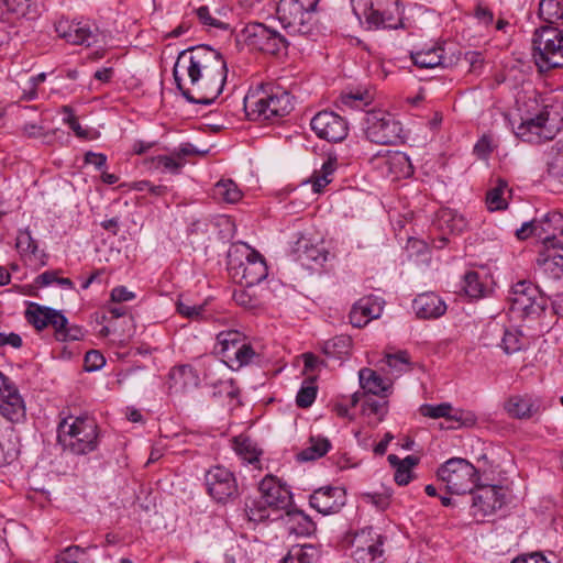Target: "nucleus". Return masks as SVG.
Segmentation results:
<instances>
[{"instance_id":"f257e3e1","label":"nucleus","mask_w":563,"mask_h":563,"mask_svg":"<svg viewBox=\"0 0 563 563\" xmlns=\"http://www.w3.org/2000/svg\"><path fill=\"white\" fill-rule=\"evenodd\" d=\"M57 439L64 451L86 455L97 450L100 432L92 417L69 416L59 422Z\"/></svg>"},{"instance_id":"f03ea898","label":"nucleus","mask_w":563,"mask_h":563,"mask_svg":"<svg viewBox=\"0 0 563 563\" xmlns=\"http://www.w3.org/2000/svg\"><path fill=\"white\" fill-rule=\"evenodd\" d=\"M227 258L231 277L247 288L260 284L268 275L264 257L246 243L232 244Z\"/></svg>"},{"instance_id":"7ed1b4c3","label":"nucleus","mask_w":563,"mask_h":563,"mask_svg":"<svg viewBox=\"0 0 563 563\" xmlns=\"http://www.w3.org/2000/svg\"><path fill=\"white\" fill-rule=\"evenodd\" d=\"M227 67L221 53L208 45H199L181 51L173 68V77L177 89L185 86L184 75L194 76L208 71H217Z\"/></svg>"},{"instance_id":"20e7f679","label":"nucleus","mask_w":563,"mask_h":563,"mask_svg":"<svg viewBox=\"0 0 563 563\" xmlns=\"http://www.w3.org/2000/svg\"><path fill=\"white\" fill-rule=\"evenodd\" d=\"M563 128V104L547 103L534 115L523 120L516 129V135L527 143L552 140Z\"/></svg>"},{"instance_id":"39448f33","label":"nucleus","mask_w":563,"mask_h":563,"mask_svg":"<svg viewBox=\"0 0 563 563\" xmlns=\"http://www.w3.org/2000/svg\"><path fill=\"white\" fill-rule=\"evenodd\" d=\"M354 15L369 30L401 25L398 0H351Z\"/></svg>"},{"instance_id":"423d86ee","label":"nucleus","mask_w":563,"mask_h":563,"mask_svg":"<svg viewBox=\"0 0 563 563\" xmlns=\"http://www.w3.org/2000/svg\"><path fill=\"white\" fill-rule=\"evenodd\" d=\"M532 57L540 71L563 67V31L551 25L537 29Z\"/></svg>"},{"instance_id":"0eeeda50","label":"nucleus","mask_w":563,"mask_h":563,"mask_svg":"<svg viewBox=\"0 0 563 563\" xmlns=\"http://www.w3.org/2000/svg\"><path fill=\"white\" fill-rule=\"evenodd\" d=\"M319 0H279L278 20L290 34H313V12Z\"/></svg>"},{"instance_id":"6e6552de","label":"nucleus","mask_w":563,"mask_h":563,"mask_svg":"<svg viewBox=\"0 0 563 563\" xmlns=\"http://www.w3.org/2000/svg\"><path fill=\"white\" fill-rule=\"evenodd\" d=\"M228 75V68L217 69L200 75L187 76L188 84L185 81L183 89H178L181 96L190 103L212 104L222 92Z\"/></svg>"},{"instance_id":"1a4fd4ad","label":"nucleus","mask_w":563,"mask_h":563,"mask_svg":"<svg viewBox=\"0 0 563 563\" xmlns=\"http://www.w3.org/2000/svg\"><path fill=\"white\" fill-rule=\"evenodd\" d=\"M244 109L246 115L253 121H266L275 118H282L288 114L292 104L290 95L286 91L251 93L244 98Z\"/></svg>"},{"instance_id":"9d476101","label":"nucleus","mask_w":563,"mask_h":563,"mask_svg":"<svg viewBox=\"0 0 563 563\" xmlns=\"http://www.w3.org/2000/svg\"><path fill=\"white\" fill-rule=\"evenodd\" d=\"M214 349L221 355L223 362L233 371L250 365L258 356L246 341V336L238 330L218 333Z\"/></svg>"},{"instance_id":"9b49d317","label":"nucleus","mask_w":563,"mask_h":563,"mask_svg":"<svg viewBox=\"0 0 563 563\" xmlns=\"http://www.w3.org/2000/svg\"><path fill=\"white\" fill-rule=\"evenodd\" d=\"M438 477L450 494L456 495L473 493L479 479L477 468L462 457H452L442 464Z\"/></svg>"},{"instance_id":"f8f14e48","label":"nucleus","mask_w":563,"mask_h":563,"mask_svg":"<svg viewBox=\"0 0 563 563\" xmlns=\"http://www.w3.org/2000/svg\"><path fill=\"white\" fill-rule=\"evenodd\" d=\"M510 310L521 317H538L547 308L548 299L542 295L538 286L529 280L516 283L508 297Z\"/></svg>"},{"instance_id":"ddd939ff","label":"nucleus","mask_w":563,"mask_h":563,"mask_svg":"<svg viewBox=\"0 0 563 563\" xmlns=\"http://www.w3.org/2000/svg\"><path fill=\"white\" fill-rule=\"evenodd\" d=\"M366 137L376 144H397L402 139V125L385 111H373L366 117Z\"/></svg>"},{"instance_id":"4468645a","label":"nucleus","mask_w":563,"mask_h":563,"mask_svg":"<svg viewBox=\"0 0 563 563\" xmlns=\"http://www.w3.org/2000/svg\"><path fill=\"white\" fill-rule=\"evenodd\" d=\"M242 35L249 47L272 55L280 54L286 51L288 46L285 36L276 30L258 22L247 24L243 29Z\"/></svg>"},{"instance_id":"2eb2a0df","label":"nucleus","mask_w":563,"mask_h":563,"mask_svg":"<svg viewBox=\"0 0 563 563\" xmlns=\"http://www.w3.org/2000/svg\"><path fill=\"white\" fill-rule=\"evenodd\" d=\"M0 415L19 423L25 420V404L15 384L0 372Z\"/></svg>"},{"instance_id":"dca6fc26","label":"nucleus","mask_w":563,"mask_h":563,"mask_svg":"<svg viewBox=\"0 0 563 563\" xmlns=\"http://www.w3.org/2000/svg\"><path fill=\"white\" fill-rule=\"evenodd\" d=\"M385 538L372 527L362 529L353 539V558L358 563H382Z\"/></svg>"},{"instance_id":"f3484780","label":"nucleus","mask_w":563,"mask_h":563,"mask_svg":"<svg viewBox=\"0 0 563 563\" xmlns=\"http://www.w3.org/2000/svg\"><path fill=\"white\" fill-rule=\"evenodd\" d=\"M209 495L218 503H225L238 495V483L231 471L214 466L205 475Z\"/></svg>"},{"instance_id":"a211bd4d","label":"nucleus","mask_w":563,"mask_h":563,"mask_svg":"<svg viewBox=\"0 0 563 563\" xmlns=\"http://www.w3.org/2000/svg\"><path fill=\"white\" fill-rule=\"evenodd\" d=\"M472 494V515L483 519L500 509L505 503L503 487L497 485L476 486Z\"/></svg>"},{"instance_id":"6ab92c4d","label":"nucleus","mask_w":563,"mask_h":563,"mask_svg":"<svg viewBox=\"0 0 563 563\" xmlns=\"http://www.w3.org/2000/svg\"><path fill=\"white\" fill-rule=\"evenodd\" d=\"M311 130L320 139L329 142L343 141L349 132L346 121L332 111L318 112L310 122Z\"/></svg>"},{"instance_id":"aec40b11","label":"nucleus","mask_w":563,"mask_h":563,"mask_svg":"<svg viewBox=\"0 0 563 563\" xmlns=\"http://www.w3.org/2000/svg\"><path fill=\"white\" fill-rule=\"evenodd\" d=\"M57 34L74 45L92 46L99 43L101 33L99 29L88 22L58 21L55 25Z\"/></svg>"},{"instance_id":"412c9836","label":"nucleus","mask_w":563,"mask_h":563,"mask_svg":"<svg viewBox=\"0 0 563 563\" xmlns=\"http://www.w3.org/2000/svg\"><path fill=\"white\" fill-rule=\"evenodd\" d=\"M346 503V492L340 486H324L316 489L309 504L322 515L336 514Z\"/></svg>"},{"instance_id":"4be33fe9","label":"nucleus","mask_w":563,"mask_h":563,"mask_svg":"<svg viewBox=\"0 0 563 563\" xmlns=\"http://www.w3.org/2000/svg\"><path fill=\"white\" fill-rule=\"evenodd\" d=\"M423 417L431 419L444 418L448 421L457 423V427H473L477 417L473 411L464 409H454L450 402L438 405L424 404L419 409Z\"/></svg>"},{"instance_id":"5701e85b","label":"nucleus","mask_w":563,"mask_h":563,"mask_svg":"<svg viewBox=\"0 0 563 563\" xmlns=\"http://www.w3.org/2000/svg\"><path fill=\"white\" fill-rule=\"evenodd\" d=\"M25 319L32 324L37 331H41L47 327H52L57 333L58 329L66 325V317L60 310L42 306L36 302H30L25 310Z\"/></svg>"},{"instance_id":"b1692460","label":"nucleus","mask_w":563,"mask_h":563,"mask_svg":"<svg viewBox=\"0 0 563 563\" xmlns=\"http://www.w3.org/2000/svg\"><path fill=\"white\" fill-rule=\"evenodd\" d=\"M261 500L274 510H285L291 505V492L274 476H266L258 486Z\"/></svg>"},{"instance_id":"393cba45","label":"nucleus","mask_w":563,"mask_h":563,"mask_svg":"<svg viewBox=\"0 0 563 563\" xmlns=\"http://www.w3.org/2000/svg\"><path fill=\"white\" fill-rule=\"evenodd\" d=\"M538 269L553 279L563 276V244H550L542 247L536 260Z\"/></svg>"},{"instance_id":"a878e982","label":"nucleus","mask_w":563,"mask_h":563,"mask_svg":"<svg viewBox=\"0 0 563 563\" xmlns=\"http://www.w3.org/2000/svg\"><path fill=\"white\" fill-rule=\"evenodd\" d=\"M537 238L543 247L550 244H563L558 238L563 236V213L551 211L537 220Z\"/></svg>"},{"instance_id":"bb28decb","label":"nucleus","mask_w":563,"mask_h":563,"mask_svg":"<svg viewBox=\"0 0 563 563\" xmlns=\"http://www.w3.org/2000/svg\"><path fill=\"white\" fill-rule=\"evenodd\" d=\"M15 247L24 262L38 266L46 265L47 254L38 249L37 241L27 228L18 231Z\"/></svg>"},{"instance_id":"cd10ccee","label":"nucleus","mask_w":563,"mask_h":563,"mask_svg":"<svg viewBox=\"0 0 563 563\" xmlns=\"http://www.w3.org/2000/svg\"><path fill=\"white\" fill-rule=\"evenodd\" d=\"M383 307L373 296L361 298L350 311V322L355 328L365 327L372 319L380 316Z\"/></svg>"},{"instance_id":"c85d7f7f","label":"nucleus","mask_w":563,"mask_h":563,"mask_svg":"<svg viewBox=\"0 0 563 563\" xmlns=\"http://www.w3.org/2000/svg\"><path fill=\"white\" fill-rule=\"evenodd\" d=\"M542 409L540 398L531 395L511 396L505 404V410L517 419H529Z\"/></svg>"},{"instance_id":"c756f323","label":"nucleus","mask_w":563,"mask_h":563,"mask_svg":"<svg viewBox=\"0 0 563 563\" xmlns=\"http://www.w3.org/2000/svg\"><path fill=\"white\" fill-rule=\"evenodd\" d=\"M412 308L420 319H437L446 311L445 302L434 292L418 295L413 299Z\"/></svg>"},{"instance_id":"7c9ffc66","label":"nucleus","mask_w":563,"mask_h":563,"mask_svg":"<svg viewBox=\"0 0 563 563\" xmlns=\"http://www.w3.org/2000/svg\"><path fill=\"white\" fill-rule=\"evenodd\" d=\"M296 260L301 263L302 266L313 267V265L322 266L327 260L329 252L319 245H313L306 238H300L294 247Z\"/></svg>"},{"instance_id":"2f4dec72","label":"nucleus","mask_w":563,"mask_h":563,"mask_svg":"<svg viewBox=\"0 0 563 563\" xmlns=\"http://www.w3.org/2000/svg\"><path fill=\"white\" fill-rule=\"evenodd\" d=\"M443 53L444 48L442 46H433L428 49L412 52L411 59L420 68L449 67L453 62L452 59L448 60Z\"/></svg>"},{"instance_id":"473e14b6","label":"nucleus","mask_w":563,"mask_h":563,"mask_svg":"<svg viewBox=\"0 0 563 563\" xmlns=\"http://www.w3.org/2000/svg\"><path fill=\"white\" fill-rule=\"evenodd\" d=\"M360 385L365 393L386 397L387 391L390 388V383L385 380L372 368L364 367L358 372Z\"/></svg>"},{"instance_id":"72a5a7b5","label":"nucleus","mask_w":563,"mask_h":563,"mask_svg":"<svg viewBox=\"0 0 563 563\" xmlns=\"http://www.w3.org/2000/svg\"><path fill=\"white\" fill-rule=\"evenodd\" d=\"M433 224L441 232L460 233L466 228L467 222L463 216L457 214L454 210L442 209L438 212Z\"/></svg>"},{"instance_id":"f704fd0d","label":"nucleus","mask_w":563,"mask_h":563,"mask_svg":"<svg viewBox=\"0 0 563 563\" xmlns=\"http://www.w3.org/2000/svg\"><path fill=\"white\" fill-rule=\"evenodd\" d=\"M545 161L549 176L563 184V142L558 141L547 150Z\"/></svg>"},{"instance_id":"c9c22d12","label":"nucleus","mask_w":563,"mask_h":563,"mask_svg":"<svg viewBox=\"0 0 563 563\" xmlns=\"http://www.w3.org/2000/svg\"><path fill=\"white\" fill-rule=\"evenodd\" d=\"M386 169L394 175L395 178L408 177L412 174V165L409 157L402 152L389 153L384 158Z\"/></svg>"},{"instance_id":"e433bc0d","label":"nucleus","mask_w":563,"mask_h":563,"mask_svg":"<svg viewBox=\"0 0 563 563\" xmlns=\"http://www.w3.org/2000/svg\"><path fill=\"white\" fill-rule=\"evenodd\" d=\"M336 168V159L328 157L322 164L321 169L314 170L311 176L312 190L316 194L323 191L324 187L332 181V176Z\"/></svg>"},{"instance_id":"4c0bfd02","label":"nucleus","mask_w":563,"mask_h":563,"mask_svg":"<svg viewBox=\"0 0 563 563\" xmlns=\"http://www.w3.org/2000/svg\"><path fill=\"white\" fill-rule=\"evenodd\" d=\"M352 345V340L349 335H336L322 345V352L333 358H343L349 355Z\"/></svg>"},{"instance_id":"58836bf2","label":"nucleus","mask_w":563,"mask_h":563,"mask_svg":"<svg viewBox=\"0 0 563 563\" xmlns=\"http://www.w3.org/2000/svg\"><path fill=\"white\" fill-rule=\"evenodd\" d=\"M494 332H499L503 334L500 346L506 354H512L521 350L522 347V338L518 330L516 329H505L499 324H494L490 328Z\"/></svg>"},{"instance_id":"ea45409f","label":"nucleus","mask_w":563,"mask_h":563,"mask_svg":"<svg viewBox=\"0 0 563 563\" xmlns=\"http://www.w3.org/2000/svg\"><path fill=\"white\" fill-rule=\"evenodd\" d=\"M331 449L329 439L323 437H311L310 446L298 453L299 461H314L325 455Z\"/></svg>"},{"instance_id":"a19ab883","label":"nucleus","mask_w":563,"mask_h":563,"mask_svg":"<svg viewBox=\"0 0 563 563\" xmlns=\"http://www.w3.org/2000/svg\"><path fill=\"white\" fill-rule=\"evenodd\" d=\"M233 449L242 460L250 464L258 462V456L262 453L256 444L244 435H239L233 439Z\"/></svg>"},{"instance_id":"79ce46f5","label":"nucleus","mask_w":563,"mask_h":563,"mask_svg":"<svg viewBox=\"0 0 563 563\" xmlns=\"http://www.w3.org/2000/svg\"><path fill=\"white\" fill-rule=\"evenodd\" d=\"M318 558L319 552L313 545H295L283 559V563H316Z\"/></svg>"},{"instance_id":"37998d69","label":"nucleus","mask_w":563,"mask_h":563,"mask_svg":"<svg viewBox=\"0 0 563 563\" xmlns=\"http://www.w3.org/2000/svg\"><path fill=\"white\" fill-rule=\"evenodd\" d=\"M462 289L465 295L472 299H479L485 296L486 287L481 278L479 273L470 271L463 277Z\"/></svg>"},{"instance_id":"c03bdc74","label":"nucleus","mask_w":563,"mask_h":563,"mask_svg":"<svg viewBox=\"0 0 563 563\" xmlns=\"http://www.w3.org/2000/svg\"><path fill=\"white\" fill-rule=\"evenodd\" d=\"M213 191L214 197L228 203H235L242 198L241 190L231 179H223L218 181Z\"/></svg>"},{"instance_id":"a18cd8bd","label":"nucleus","mask_w":563,"mask_h":563,"mask_svg":"<svg viewBox=\"0 0 563 563\" xmlns=\"http://www.w3.org/2000/svg\"><path fill=\"white\" fill-rule=\"evenodd\" d=\"M286 516L297 523V526H290L289 530L298 536H309L316 529L313 521L300 510H287Z\"/></svg>"},{"instance_id":"49530a36","label":"nucleus","mask_w":563,"mask_h":563,"mask_svg":"<svg viewBox=\"0 0 563 563\" xmlns=\"http://www.w3.org/2000/svg\"><path fill=\"white\" fill-rule=\"evenodd\" d=\"M508 184L499 179L496 187L492 188L486 196V205L490 211L504 210L507 208V202L504 199L505 189Z\"/></svg>"},{"instance_id":"de8ad7c7","label":"nucleus","mask_w":563,"mask_h":563,"mask_svg":"<svg viewBox=\"0 0 563 563\" xmlns=\"http://www.w3.org/2000/svg\"><path fill=\"white\" fill-rule=\"evenodd\" d=\"M55 563H93L88 551L78 545L65 549L56 559Z\"/></svg>"},{"instance_id":"09e8293b","label":"nucleus","mask_w":563,"mask_h":563,"mask_svg":"<svg viewBox=\"0 0 563 563\" xmlns=\"http://www.w3.org/2000/svg\"><path fill=\"white\" fill-rule=\"evenodd\" d=\"M169 376L175 385L181 384L183 388H186L189 385H198V376L194 367L190 365H181L173 368Z\"/></svg>"},{"instance_id":"8fccbe9b","label":"nucleus","mask_w":563,"mask_h":563,"mask_svg":"<svg viewBox=\"0 0 563 563\" xmlns=\"http://www.w3.org/2000/svg\"><path fill=\"white\" fill-rule=\"evenodd\" d=\"M539 15L550 24L563 19V8L556 0H541L539 3Z\"/></svg>"},{"instance_id":"3c124183","label":"nucleus","mask_w":563,"mask_h":563,"mask_svg":"<svg viewBox=\"0 0 563 563\" xmlns=\"http://www.w3.org/2000/svg\"><path fill=\"white\" fill-rule=\"evenodd\" d=\"M246 516L250 521L263 522L271 517V509L261 499H253L250 504L246 503Z\"/></svg>"},{"instance_id":"603ef678","label":"nucleus","mask_w":563,"mask_h":563,"mask_svg":"<svg viewBox=\"0 0 563 563\" xmlns=\"http://www.w3.org/2000/svg\"><path fill=\"white\" fill-rule=\"evenodd\" d=\"M386 364L397 373H404L410 369V358L407 351L387 353L385 355Z\"/></svg>"},{"instance_id":"864d4df0","label":"nucleus","mask_w":563,"mask_h":563,"mask_svg":"<svg viewBox=\"0 0 563 563\" xmlns=\"http://www.w3.org/2000/svg\"><path fill=\"white\" fill-rule=\"evenodd\" d=\"M153 165L155 168H161L164 172L172 174H178L180 168L184 166V162L179 161L173 153L172 155H158L153 158Z\"/></svg>"},{"instance_id":"5fc2aeb1","label":"nucleus","mask_w":563,"mask_h":563,"mask_svg":"<svg viewBox=\"0 0 563 563\" xmlns=\"http://www.w3.org/2000/svg\"><path fill=\"white\" fill-rule=\"evenodd\" d=\"M85 335V330L77 324H69L68 319L66 318V325L62 329L57 330L55 335L57 341H78L81 340Z\"/></svg>"},{"instance_id":"6e6d98bb","label":"nucleus","mask_w":563,"mask_h":563,"mask_svg":"<svg viewBox=\"0 0 563 563\" xmlns=\"http://www.w3.org/2000/svg\"><path fill=\"white\" fill-rule=\"evenodd\" d=\"M369 96L360 90L350 91L341 96V103L351 109H363L368 103Z\"/></svg>"},{"instance_id":"4d7b16f0","label":"nucleus","mask_w":563,"mask_h":563,"mask_svg":"<svg viewBox=\"0 0 563 563\" xmlns=\"http://www.w3.org/2000/svg\"><path fill=\"white\" fill-rule=\"evenodd\" d=\"M316 396L317 387L313 385V382H309L299 389L296 396V404L300 408H308L313 404Z\"/></svg>"},{"instance_id":"13d9d810","label":"nucleus","mask_w":563,"mask_h":563,"mask_svg":"<svg viewBox=\"0 0 563 563\" xmlns=\"http://www.w3.org/2000/svg\"><path fill=\"white\" fill-rule=\"evenodd\" d=\"M19 445L11 439L7 440V443L0 440V466L10 464L19 455Z\"/></svg>"},{"instance_id":"bf43d9fd","label":"nucleus","mask_w":563,"mask_h":563,"mask_svg":"<svg viewBox=\"0 0 563 563\" xmlns=\"http://www.w3.org/2000/svg\"><path fill=\"white\" fill-rule=\"evenodd\" d=\"M234 301L246 309H254L258 306V299L246 289H238L233 292Z\"/></svg>"},{"instance_id":"052dcab7","label":"nucleus","mask_w":563,"mask_h":563,"mask_svg":"<svg viewBox=\"0 0 563 563\" xmlns=\"http://www.w3.org/2000/svg\"><path fill=\"white\" fill-rule=\"evenodd\" d=\"M364 411L369 415L378 416V420L382 421L387 412V401H379L368 398L364 402Z\"/></svg>"},{"instance_id":"680f3d73","label":"nucleus","mask_w":563,"mask_h":563,"mask_svg":"<svg viewBox=\"0 0 563 563\" xmlns=\"http://www.w3.org/2000/svg\"><path fill=\"white\" fill-rule=\"evenodd\" d=\"M106 364L103 355L96 350L89 351L85 356V367L88 372L100 369Z\"/></svg>"},{"instance_id":"e2e57ef3","label":"nucleus","mask_w":563,"mask_h":563,"mask_svg":"<svg viewBox=\"0 0 563 563\" xmlns=\"http://www.w3.org/2000/svg\"><path fill=\"white\" fill-rule=\"evenodd\" d=\"M197 16L200 20V22L205 25L213 26L221 29L223 27V23L214 18L211 16L209 8L206 5H202L196 10Z\"/></svg>"},{"instance_id":"0e129e2a","label":"nucleus","mask_w":563,"mask_h":563,"mask_svg":"<svg viewBox=\"0 0 563 563\" xmlns=\"http://www.w3.org/2000/svg\"><path fill=\"white\" fill-rule=\"evenodd\" d=\"M202 310V306H190L183 301L177 302V311L186 318L197 319L201 316Z\"/></svg>"},{"instance_id":"69168bd1","label":"nucleus","mask_w":563,"mask_h":563,"mask_svg":"<svg viewBox=\"0 0 563 563\" xmlns=\"http://www.w3.org/2000/svg\"><path fill=\"white\" fill-rule=\"evenodd\" d=\"M492 152V140L488 136H483L482 139H479L474 146V153L479 158H487Z\"/></svg>"},{"instance_id":"338daca9","label":"nucleus","mask_w":563,"mask_h":563,"mask_svg":"<svg viewBox=\"0 0 563 563\" xmlns=\"http://www.w3.org/2000/svg\"><path fill=\"white\" fill-rule=\"evenodd\" d=\"M84 162L93 165L98 170H102L107 165V156L102 153L89 151L85 154Z\"/></svg>"},{"instance_id":"774afa93","label":"nucleus","mask_w":563,"mask_h":563,"mask_svg":"<svg viewBox=\"0 0 563 563\" xmlns=\"http://www.w3.org/2000/svg\"><path fill=\"white\" fill-rule=\"evenodd\" d=\"M510 563H550L544 555L541 553H531L519 555L514 559Z\"/></svg>"}]
</instances>
